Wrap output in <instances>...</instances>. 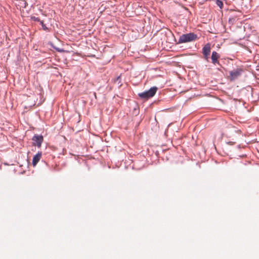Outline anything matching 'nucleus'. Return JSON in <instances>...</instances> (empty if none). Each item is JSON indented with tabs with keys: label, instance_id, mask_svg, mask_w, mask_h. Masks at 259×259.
<instances>
[{
	"label": "nucleus",
	"instance_id": "obj_4",
	"mask_svg": "<svg viewBox=\"0 0 259 259\" xmlns=\"http://www.w3.org/2000/svg\"><path fill=\"white\" fill-rule=\"evenodd\" d=\"M210 53V45L209 44H206L202 49V54L205 60L208 61L209 56Z\"/></svg>",
	"mask_w": 259,
	"mask_h": 259
},
{
	"label": "nucleus",
	"instance_id": "obj_8",
	"mask_svg": "<svg viewBox=\"0 0 259 259\" xmlns=\"http://www.w3.org/2000/svg\"><path fill=\"white\" fill-rule=\"evenodd\" d=\"M216 4L219 6L221 9L223 7V3L221 0H217Z\"/></svg>",
	"mask_w": 259,
	"mask_h": 259
},
{
	"label": "nucleus",
	"instance_id": "obj_2",
	"mask_svg": "<svg viewBox=\"0 0 259 259\" xmlns=\"http://www.w3.org/2000/svg\"><path fill=\"white\" fill-rule=\"evenodd\" d=\"M158 90V88L156 87H153L152 88H151L148 91H145L144 92L139 93V96L144 99H148L149 98H150L152 97H153L157 91Z\"/></svg>",
	"mask_w": 259,
	"mask_h": 259
},
{
	"label": "nucleus",
	"instance_id": "obj_10",
	"mask_svg": "<svg viewBox=\"0 0 259 259\" xmlns=\"http://www.w3.org/2000/svg\"><path fill=\"white\" fill-rule=\"evenodd\" d=\"M31 19L33 20V21H38V22H40L41 20H40V19L38 17H36L35 16H32L31 17Z\"/></svg>",
	"mask_w": 259,
	"mask_h": 259
},
{
	"label": "nucleus",
	"instance_id": "obj_9",
	"mask_svg": "<svg viewBox=\"0 0 259 259\" xmlns=\"http://www.w3.org/2000/svg\"><path fill=\"white\" fill-rule=\"evenodd\" d=\"M40 24L42 26V29L45 30H48V28L46 26V25L44 24V21H41L40 22Z\"/></svg>",
	"mask_w": 259,
	"mask_h": 259
},
{
	"label": "nucleus",
	"instance_id": "obj_5",
	"mask_svg": "<svg viewBox=\"0 0 259 259\" xmlns=\"http://www.w3.org/2000/svg\"><path fill=\"white\" fill-rule=\"evenodd\" d=\"M32 141L34 142V145L37 146L38 147H40L43 141V137L39 135H35L32 138Z\"/></svg>",
	"mask_w": 259,
	"mask_h": 259
},
{
	"label": "nucleus",
	"instance_id": "obj_7",
	"mask_svg": "<svg viewBox=\"0 0 259 259\" xmlns=\"http://www.w3.org/2000/svg\"><path fill=\"white\" fill-rule=\"evenodd\" d=\"M41 157V152H38L36 155L34 156L32 159V165L35 166Z\"/></svg>",
	"mask_w": 259,
	"mask_h": 259
},
{
	"label": "nucleus",
	"instance_id": "obj_1",
	"mask_svg": "<svg viewBox=\"0 0 259 259\" xmlns=\"http://www.w3.org/2000/svg\"><path fill=\"white\" fill-rule=\"evenodd\" d=\"M197 38V35L193 33L184 34L181 35L179 39V43H185L195 40Z\"/></svg>",
	"mask_w": 259,
	"mask_h": 259
},
{
	"label": "nucleus",
	"instance_id": "obj_3",
	"mask_svg": "<svg viewBox=\"0 0 259 259\" xmlns=\"http://www.w3.org/2000/svg\"><path fill=\"white\" fill-rule=\"evenodd\" d=\"M244 70L241 68H237L229 72L228 78L230 81H234L241 76Z\"/></svg>",
	"mask_w": 259,
	"mask_h": 259
},
{
	"label": "nucleus",
	"instance_id": "obj_6",
	"mask_svg": "<svg viewBox=\"0 0 259 259\" xmlns=\"http://www.w3.org/2000/svg\"><path fill=\"white\" fill-rule=\"evenodd\" d=\"M220 58L219 54L217 52H212L211 59L212 60V63L215 65L216 64H219V61L218 59Z\"/></svg>",
	"mask_w": 259,
	"mask_h": 259
}]
</instances>
